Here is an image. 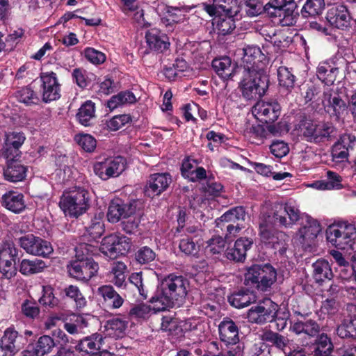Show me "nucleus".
Returning a JSON list of instances; mask_svg holds the SVG:
<instances>
[{
	"label": "nucleus",
	"mask_w": 356,
	"mask_h": 356,
	"mask_svg": "<svg viewBox=\"0 0 356 356\" xmlns=\"http://www.w3.org/2000/svg\"><path fill=\"white\" fill-rule=\"evenodd\" d=\"M90 195L83 187H75L65 191L59 201V206L66 216L78 218L86 213L90 207Z\"/></svg>",
	"instance_id": "423d86ee"
},
{
	"label": "nucleus",
	"mask_w": 356,
	"mask_h": 356,
	"mask_svg": "<svg viewBox=\"0 0 356 356\" xmlns=\"http://www.w3.org/2000/svg\"><path fill=\"white\" fill-rule=\"evenodd\" d=\"M1 205L14 213H20L26 209L24 195L19 192L10 191L2 195Z\"/></svg>",
	"instance_id": "72a5a7b5"
},
{
	"label": "nucleus",
	"mask_w": 356,
	"mask_h": 356,
	"mask_svg": "<svg viewBox=\"0 0 356 356\" xmlns=\"http://www.w3.org/2000/svg\"><path fill=\"white\" fill-rule=\"evenodd\" d=\"M74 140L86 152L92 153L96 149L97 140L90 134L79 133L74 136Z\"/></svg>",
	"instance_id": "13d9d810"
},
{
	"label": "nucleus",
	"mask_w": 356,
	"mask_h": 356,
	"mask_svg": "<svg viewBox=\"0 0 356 356\" xmlns=\"http://www.w3.org/2000/svg\"><path fill=\"white\" fill-rule=\"evenodd\" d=\"M199 163L198 160L191 156H186L182 161L180 168L182 177L191 182L206 179L207 178L206 170L202 166L195 168Z\"/></svg>",
	"instance_id": "a878e982"
},
{
	"label": "nucleus",
	"mask_w": 356,
	"mask_h": 356,
	"mask_svg": "<svg viewBox=\"0 0 356 356\" xmlns=\"http://www.w3.org/2000/svg\"><path fill=\"white\" fill-rule=\"evenodd\" d=\"M326 239L332 246L340 250L352 248L356 238V227L347 222H338L329 225L325 231Z\"/></svg>",
	"instance_id": "6e6552de"
},
{
	"label": "nucleus",
	"mask_w": 356,
	"mask_h": 356,
	"mask_svg": "<svg viewBox=\"0 0 356 356\" xmlns=\"http://www.w3.org/2000/svg\"><path fill=\"white\" fill-rule=\"evenodd\" d=\"M105 305L109 309H118L124 303V298L111 285H104L98 289Z\"/></svg>",
	"instance_id": "4c0bfd02"
},
{
	"label": "nucleus",
	"mask_w": 356,
	"mask_h": 356,
	"mask_svg": "<svg viewBox=\"0 0 356 356\" xmlns=\"http://www.w3.org/2000/svg\"><path fill=\"white\" fill-rule=\"evenodd\" d=\"M218 17L216 20V29L218 34L226 35L230 34L236 28V21L241 19V17H236L232 15H222L214 16Z\"/></svg>",
	"instance_id": "a18cd8bd"
},
{
	"label": "nucleus",
	"mask_w": 356,
	"mask_h": 356,
	"mask_svg": "<svg viewBox=\"0 0 356 356\" xmlns=\"http://www.w3.org/2000/svg\"><path fill=\"white\" fill-rule=\"evenodd\" d=\"M27 171V166L21 163L20 161L11 160L6 161L3 175L5 180L9 182L17 183L25 179Z\"/></svg>",
	"instance_id": "473e14b6"
},
{
	"label": "nucleus",
	"mask_w": 356,
	"mask_h": 356,
	"mask_svg": "<svg viewBox=\"0 0 356 356\" xmlns=\"http://www.w3.org/2000/svg\"><path fill=\"white\" fill-rule=\"evenodd\" d=\"M104 340L105 337L102 334L96 332L80 339L75 348L80 353L89 355L100 350L104 344Z\"/></svg>",
	"instance_id": "7c9ffc66"
},
{
	"label": "nucleus",
	"mask_w": 356,
	"mask_h": 356,
	"mask_svg": "<svg viewBox=\"0 0 356 356\" xmlns=\"http://www.w3.org/2000/svg\"><path fill=\"white\" fill-rule=\"evenodd\" d=\"M45 268H47L45 262L38 259H23L19 264V271L25 276L41 273Z\"/></svg>",
	"instance_id": "79ce46f5"
},
{
	"label": "nucleus",
	"mask_w": 356,
	"mask_h": 356,
	"mask_svg": "<svg viewBox=\"0 0 356 356\" xmlns=\"http://www.w3.org/2000/svg\"><path fill=\"white\" fill-rule=\"evenodd\" d=\"M95 116V104L91 100L86 101L79 108L76 118L85 127L90 126V121Z\"/></svg>",
	"instance_id": "49530a36"
},
{
	"label": "nucleus",
	"mask_w": 356,
	"mask_h": 356,
	"mask_svg": "<svg viewBox=\"0 0 356 356\" xmlns=\"http://www.w3.org/2000/svg\"><path fill=\"white\" fill-rule=\"evenodd\" d=\"M227 301L233 307L242 309L256 302L257 296L253 291L241 289L229 295Z\"/></svg>",
	"instance_id": "2f4dec72"
},
{
	"label": "nucleus",
	"mask_w": 356,
	"mask_h": 356,
	"mask_svg": "<svg viewBox=\"0 0 356 356\" xmlns=\"http://www.w3.org/2000/svg\"><path fill=\"white\" fill-rule=\"evenodd\" d=\"M243 56L240 66L241 70H266V56L259 47L248 45L243 49Z\"/></svg>",
	"instance_id": "6ab92c4d"
},
{
	"label": "nucleus",
	"mask_w": 356,
	"mask_h": 356,
	"mask_svg": "<svg viewBox=\"0 0 356 356\" xmlns=\"http://www.w3.org/2000/svg\"><path fill=\"white\" fill-rule=\"evenodd\" d=\"M270 152L277 158H282L286 156L289 152V148L288 144L283 140H276L273 141L270 145Z\"/></svg>",
	"instance_id": "774afa93"
},
{
	"label": "nucleus",
	"mask_w": 356,
	"mask_h": 356,
	"mask_svg": "<svg viewBox=\"0 0 356 356\" xmlns=\"http://www.w3.org/2000/svg\"><path fill=\"white\" fill-rule=\"evenodd\" d=\"M268 5L269 17H279L283 25L292 24L294 18L299 15L295 0H270Z\"/></svg>",
	"instance_id": "f8f14e48"
},
{
	"label": "nucleus",
	"mask_w": 356,
	"mask_h": 356,
	"mask_svg": "<svg viewBox=\"0 0 356 356\" xmlns=\"http://www.w3.org/2000/svg\"><path fill=\"white\" fill-rule=\"evenodd\" d=\"M95 76L93 74H89L82 67H76L72 72V82L75 83L80 89L84 90L90 86L92 79Z\"/></svg>",
	"instance_id": "603ef678"
},
{
	"label": "nucleus",
	"mask_w": 356,
	"mask_h": 356,
	"mask_svg": "<svg viewBox=\"0 0 356 356\" xmlns=\"http://www.w3.org/2000/svg\"><path fill=\"white\" fill-rule=\"evenodd\" d=\"M131 116L129 114L117 115L106 122V127L111 131H117L131 122Z\"/></svg>",
	"instance_id": "0e129e2a"
},
{
	"label": "nucleus",
	"mask_w": 356,
	"mask_h": 356,
	"mask_svg": "<svg viewBox=\"0 0 356 356\" xmlns=\"http://www.w3.org/2000/svg\"><path fill=\"white\" fill-rule=\"evenodd\" d=\"M240 14L243 17L254 18L266 13L269 16L268 3L264 5L261 0H241Z\"/></svg>",
	"instance_id": "c85d7f7f"
},
{
	"label": "nucleus",
	"mask_w": 356,
	"mask_h": 356,
	"mask_svg": "<svg viewBox=\"0 0 356 356\" xmlns=\"http://www.w3.org/2000/svg\"><path fill=\"white\" fill-rule=\"evenodd\" d=\"M248 356H271L270 348L264 341L252 344L248 350Z\"/></svg>",
	"instance_id": "338daca9"
},
{
	"label": "nucleus",
	"mask_w": 356,
	"mask_h": 356,
	"mask_svg": "<svg viewBox=\"0 0 356 356\" xmlns=\"http://www.w3.org/2000/svg\"><path fill=\"white\" fill-rule=\"evenodd\" d=\"M239 88L247 100H256L263 97L269 87V76L266 70H241Z\"/></svg>",
	"instance_id": "39448f33"
},
{
	"label": "nucleus",
	"mask_w": 356,
	"mask_h": 356,
	"mask_svg": "<svg viewBox=\"0 0 356 356\" xmlns=\"http://www.w3.org/2000/svg\"><path fill=\"white\" fill-rule=\"evenodd\" d=\"M326 19L332 26L345 30L350 26V16L345 5L334 4L328 9Z\"/></svg>",
	"instance_id": "b1692460"
},
{
	"label": "nucleus",
	"mask_w": 356,
	"mask_h": 356,
	"mask_svg": "<svg viewBox=\"0 0 356 356\" xmlns=\"http://www.w3.org/2000/svg\"><path fill=\"white\" fill-rule=\"evenodd\" d=\"M295 127L301 132L306 141L316 145L332 141L336 132V127L332 122L321 121L316 123L305 114L298 117V122Z\"/></svg>",
	"instance_id": "20e7f679"
},
{
	"label": "nucleus",
	"mask_w": 356,
	"mask_h": 356,
	"mask_svg": "<svg viewBox=\"0 0 356 356\" xmlns=\"http://www.w3.org/2000/svg\"><path fill=\"white\" fill-rule=\"evenodd\" d=\"M22 313L26 318L35 319L38 318L40 313V309L35 301L25 300L21 305Z\"/></svg>",
	"instance_id": "e2e57ef3"
},
{
	"label": "nucleus",
	"mask_w": 356,
	"mask_h": 356,
	"mask_svg": "<svg viewBox=\"0 0 356 356\" xmlns=\"http://www.w3.org/2000/svg\"><path fill=\"white\" fill-rule=\"evenodd\" d=\"M218 327L220 340L226 346H233L239 343L238 323L227 316L222 318Z\"/></svg>",
	"instance_id": "412c9836"
},
{
	"label": "nucleus",
	"mask_w": 356,
	"mask_h": 356,
	"mask_svg": "<svg viewBox=\"0 0 356 356\" xmlns=\"http://www.w3.org/2000/svg\"><path fill=\"white\" fill-rule=\"evenodd\" d=\"M216 234L222 236L223 238L231 241L241 230V225L229 224L221 216L215 220Z\"/></svg>",
	"instance_id": "ea45409f"
},
{
	"label": "nucleus",
	"mask_w": 356,
	"mask_h": 356,
	"mask_svg": "<svg viewBox=\"0 0 356 356\" xmlns=\"http://www.w3.org/2000/svg\"><path fill=\"white\" fill-rule=\"evenodd\" d=\"M189 282L183 275L170 273L163 278L155 294L149 299L155 312L180 307L188 293Z\"/></svg>",
	"instance_id": "f03ea898"
},
{
	"label": "nucleus",
	"mask_w": 356,
	"mask_h": 356,
	"mask_svg": "<svg viewBox=\"0 0 356 356\" xmlns=\"http://www.w3.org/2000/svg\"><path fill=\"white\" fill-rule=\"evenodd\" d=\"M6 138L3 145L7 146H13L14 148H19L22 147L26 137L22 132L13 131L6 134Z\"/></svg>",
	"instance_id": "69168bd1"
},
{
	"label": "nucleus",
	"mask_w": 356,
	"mask_h": 356,
	"mask_svg": "<svg viewBox=\"0 0 356 356\" xmlns=\"http://www.w3.org/2000/svg\"><path fill=\"white\" fill-rule=\"evenodd\" d=\"M18 250L14 245L3 248L0 256V273L7 279L15 276L17 271L16 259Z\"/></svg>",
	"instance_id": "4be33fe9"
},
{
	"label": "nucleus",
	"mask_w": 356,
	"mask_h": 356,
	"mask_svg": "<svg viewBox=\"0 0 356 356\" xmlns=\"http://www.w3.org/2000/svg\"><path fill=\"white\" fill-rule=\"evenodd\" d=\"M277 77L279 85L291 92L295 86L296 76L293 75L289 68L285 66H280L277 69Z\"/></svg>",
	"instance_id": "5fc2aeb1"
},
{
	"label": "nucleus",
	"mask_w": 356,
	"mask_h": 356,
	"mask_svg": "<svg viewBox=\"0 0 356 356\" xmlns=\"http://www.w3.org/2000/svg\"><path fill=\"white\" fill-rule=\"evenodd\" d=\"M136 102L135 95L130 90H124L118 92L117 95L112 96L107 102V107L113 111L118 106L127 104H134Z\"/></svg>",
	"instance_id": "09e8293b"
},
{
	"label": "nucleus",
	"mask_w": 356,
	"mask_h": 356,
	"mask_svg": "<svg viewBox=\"0 0 356 356\" xmlns=\"http://www.w3.org/2000/svg\"><path fill=\"white\" fill-rule=\"evenodd\" d=\"M336 333L341 339L356 342V316L343 319L337 326Z\"/></svg>",
	"instance_id": "58836bf2"
},
{
	"label": "nucleus",
	"mask_w": 356,
	"mask_h": 356,
	"mask_svg": "<svg viewBox=\"0 0 356 356\" xmlns=\"http://www.w3.org/2000/svg\"><path fill=\"white\" fill-rule=\"evenodd\" d=\"M277 311L278 305L270 299H266L250 308L247 312V318L250 323L263 325L273 321Z\"/></svg>",
	"instance_id": "4468645a"
},
{
	"label": "nucleus",
	"mask_w": 356,
	"mask_h": 356,
	"mask_svg": "<svg viewBox=\"0 0 356 356\" xmlns=\"http://www.w3.org/2000/svg\"><path fill=\"white\" fill-rule=\"evenodd\" d=\"M277 271L270 264H254L245 274V284L261 291H268L276 282Z\"/></svg>",
	"instance_id": "0eeeda50"
},
{
	"label": "nucleus",
	"mask_w": 356,
	"mask_h": 356,
	"mask_svg": "<svg viewBox=\"0 0 356 356\" xmlns=\"http://www.w3.org/2000/svg\"><path fill=\"white\" fill-rule=\"evenodd\" d=\"M314 356H330L334 350L331 338L325 333L318 334L312 346Z\"/></svg>",
	"instance_id": "e433bc0d"
},
{
	"label": "nucleus",
	"mask_w": 356,
	"mask_h": 356,
	"mask_svg": "<svg viewBox=\"0 0 356 356\" xmlns=\"http://www.w3.org/2000/svg\"><path fill=\"white\" fill-rule=\"evenodd\" d=\"M127 266L124 262H113L111 271V282L118 287H125L127 285Z\"/></svg>",
	"instance_id": "8fccbe9b"
},
{
	"label": "nucleus",
	"mask_w": 356,
	"mask_h": 356,
	"mask_svg": "<svg viewBox=\"0 0 356 356\" xmlns=\"http://www.w3.org/2000/svg\"><path fill=\"white\" fill-rule=\"evenodd\" d=\"M172 181V175L169 172L151 174L144 187V194L149 198L159 196L168 190Z\"/></svg>",
	"instance_id": "a211bd4d"
},
{
	"label": "nucleus",
	"mask_w": 356,
	"mask_h": 356,
	"mask_svg": "<svg viewBox=\"0 0 356 356\" xmlns=\"http://www.w3.org/2000/svg\"><path fill=\"white\" fill-rule=\"evenodd\" d=\"M127 326V321L120 318H113L106 321L104 327L110 336L119 338L124 334Z\"/></svg>",
	"instance_id": "3c124183"
},
{
	"label": "nucleus",
	"mask_w": 356,
	"mask_h": 356,
	"mask_svg": "<svg viewBox=\"0 0 356 356\" xmlns=\"http://www.w3.org/2000/svg\"><path fill=\"white\" fill-rule=\"evenodd\" d=\"M83 54L88 62L95 65H99L104 63L106 59V56L104 53L97 50L93 47H88L85 48Z\"/></svg>",
	"instance_id": "680f3d73"
},
{
	"label": "nucleus",
	"mask_w": 356,
	"mask_h": 356,
	"mask_svg": "<svg viewBox=\"0 0 356 356\" xmlns=\"http://www.w3.org/2000/svg\"><path fill=\"white\" fill-rule=\"evenodd\" d=\"M156 257V251L153 248L147 245H141L134 250L133 261L140 266H147L154 261Z\"/></svg>",
	"instance_id": "37998d69"
},
{
	"label": "nucleus",
	"mask_w": 356,
	"mask_h": 356,
	"mask_svg": "<svg viewBox=\"0 0 356 356\" xmlns=\"http://www.w3.org/2000/svg\"><path fill=\"white\" fill-rule=\"evenodd\" d=\"M261 340L265 343H270L272 346L275 347L277 350L283 353H285L286 348L288 347L290 342L287 337L270 330L263 332Z\"/></svg>",
	"instance_id": "a19ab883"
},
{
	"label": "nucleus",
	"mask_w": 356,
	"mask_h": 356,
	"mask_svg": "<svg viewBox=\"0 0 356 356\" xmlns=\"http://www.w3.org/2000/svg\"><path fill=\"white\" fill-rule=\"evenodd\" d=\"M59 296L61 299L67 298L74 301L77 309H81L86 305L87 301L80 291L78 286L74 285H69L60 290Z\"/></svg>",
	"instance_id": "de8ad7c7"
},
{
	"label": "nucleus",
	"mask_w": 356,
	"mask_h": 356,
	"mask_svg": "<svg viewBox=\"0 0 356 356\" xmlns=\"http://www.w3.org/2000/svg\"><path fill=\"white\" fill-rule=\"evenodd\" d=\"M145 41L149 51L163 53L170 48L169 38L157 28H152L145 33Z\"/></svg>",
	"instance_id": "393cba45"
},
{
	"label": "nucleus",
	"mask_w": 356,
	"mask_h": 356,
	"mask_svg": "<svg viewBox=\"0 0 356 356\" xmlns=\"http://www.w3.org/2000/svg\"><path fill=\"white\" fill-rule=\"evenodd\" d=\"M56 346L54 339L49 335L39 337L35 344H29L24 350V356H44Z\"/></svg>",
	"instance_id": "c756f323"
},
{
	"label": "nucleus",
	"mask_w": 356,
	"mask_h": 356,
	"mask_svg": "<svg viewBox=\"0 0 356 356\" xmlns=\"http://www.w3.org/2000/svg\"><path fill=\"white\" fill-rule=\"evenodd\" d=\"M54 288L51 285H43L42 290V296L38 302L40 305L49 308H54L59 305V300L55 297Z\"/></svg>",
	"instance_id": "bf43d9fd"
},
{
	"label": "nucleus",
	"mask_w": 356,
	"mask_h": 356,
	"mask_svg": "<svg viewBox=\"0 0 356 356\" xmlns=\"http://www.w3.org/2000/svg\"><path fill=\"white\" fill-rule=\"evenodd\" d=\"M240 3L241 0H211V3H202L201 6L210 17L222 15L241 17Z\"/></svg>",
	"instance_id": "dca6fc26"
},
{
	"label": "nucleus",
	"mask_w": 356,
	"mask_h": 356,
	"mask_svg": "<svg viewBox=\"0 0 356 356\" xmlns=\"http://www.w3.org/2000/svg\"><path fill=\"white\" fill-rule=\"evenodd\" d=\"M212 67L216 74L222 79L228 80L233 73L232 60L228 56H223L213 60Z\"/></svg>",
	"instance_id": "c03bdc74"
},
{
	"label": "nucleus",
	"mask_w": 356,
	"mask_h": 356,
	"mask_svg": "<svg viewBox=\"0 0 356 356\" xmlns=\"http://www.w3.org/2000/svg\"><path fill=\"white\" fill-rule=\"evenodd\" d=\"M301 227L298 232V240L305 248L311 247L321 232L320 222L312 217L305 215L302 218Z\"/></svg>",
	"instance_id": "f3484780"
},
{
	"label": "nucleus",
	"mask_w": 356,
	"mask_h": 356,
	"mask_svg": "<svg viewBox=\"0 0 356 356\" xmlns=\"http://www.w3.org/2000/svg\"><path fill=\"white\" fill-rule=\"evenodd\" d=\"M136 206L134 200L124 202L121 198H114L109 204L107 218L110 222H118L121 218H127L134 214Z\"/></svg>",
	"instance_id": "aec40b11"
},
{
	"label": "nucleus",
	"mask_w": 356,
	"mask_h": 356,
	"mask_svg": "<svg viewBox=\"0 0 356 356\" xmlns=\"http://www.w3.org/2000/svg\"><path fill=\"white\" fill-rule=\"evenodd\" d=\"M281 106L276 100L264 102L259 106L257 119L265 124L274 123L280 116Z\"/></svg>",
	"instance_id": "cd10ccee"
},
{
	"label": "nucleus",
	"mask_w": 356,
	"mask_h": 356,
	"mask_svg": "<svg viewBox=\"0 0 356 356\" xmlns=\"http://www.w3.org/2000/svg\"><path fill=\"white\" fill-rule=\"evenodd\" d=\"M321 104L330 119L339 122L347 113L348 106L339 93L331 88L324 90Z\"/></svg>",
	"instance_id": "9d476101"
},
{
	"label": "nucleus",
	"mask_w": 356,
	"mask_h": 356,
	"mask_svg": "<svg viewBox=\"0 0 356 356\" xmlns=\"http://www.w3.org/2000/svg\"><path fill=\"white\" fill-rule=\"evenodd\" d=\"M75 256L67 265L69 275L83 282H87L97 274L99 264L93 256L98 254V247L87 243L76 246Z\"/></svg>",
	"instance_id": "7ed1b4c3"
},
{
	"label": "nucleus",
	"mask_w": 356,
	"mask_h": 356,
	"mask_svg": "<svg viewBox=\"0 0 356 356\" xmlns=\"http://www.w3.org/2000/svg\"><path fill=\"white\" fill-rule=\"evenodd\" d=\"M125 159L119 156L112 159L95 163L93 170L100 179L106 181L111 177H118L125 170Z\"/></svg>",
	"instance_id": "2eb2a0df"
},
{
	"label": "nucleus",
	"mask_w": 356,
	"mask_h": 356,
	"mask_svg": "<svg viewBox=\"0 0 356 356\" xmlns=\"http://www.w3.org/2000/svg\"><path fill=\"white\" fill-rule=\"evenodd\" d=\"M131 239L121 234H111L102 238L98 248L104 255L111 259L126 255L131 247Z\"/></svg>",
	"instance_id": "1a4fd4ad"
},
{
	"label": "nucleus",
	"mask_w": 356,
	"mask_h": 356,
	"mask_svg": "<svg viewBox=\"0 0 356 356\" xmlns=\"http://www.w3.org/2000/svg\"><path fill=\"white\" fill-rule=\"evenodd\" d=\"M302 319H298L291 323L290 330L296 335L305 334L309 337H314L321 332V325L314 319L307 318V314L299 313Z\"/></svg>",
	"instance_id": "bb28decb"
},
{
	"label": "nucleus",
	"mask_w": 356,
	"mask_h": 356,
	"mask_svg": "<svg viewBox=\"0 0 356 356\" xmlns=\"http://www.w3.org/2000/svg\"><path fill=\"white\" fill-rule=\"evenodd\" d=\"M312 277L316 283L321 286L326 282L331 281L333 278L334 275L330 265L325 259H318L312 264Z\"/></svg>",
	"instance_id": "c9c22d12"
},
{
	"label": "nucleus",
	"mask_w": 356,
	"mask_h": 356,
	"mask_svg": "<svg viewBox=\"0 0 356 356\" xmlns=\"http://www.w3.org/2000/svg\"><path fill=\"white\" fill-rule=\"evenodd\" d=\"M37 80L40 83L39 93L44 103H49L60 98L61 84L56 72H41Z\"/></svg>",
	"instance_id": "9b49d317"
},
{
	"label": "nucleus",
	"mask_w": 356,
	"mask_h": 356,
	"mask_svg": "<svg viewBox=\"0 0 356 356\" xmlns=\"http://www.w3.org/2000/svg\"><path fill=\"white\" fill-rule=\"evenodd\" d=\"M18 244L27 254L43 258L49 257L54 252L50 242L33 234L19 237Z\"/></svg>",
	"instance_id": "ddd939ff"
},
{
	"label": "nucleus",
	"mask_w": 356,
	"mask_h": 356,
	"mask_svg": "<svg viewBox=\"0 0 356 356\" xmlns=\"http://www.w3.org/2000/svg\"><path fill=\"white\" fill-rule=\"evenodd\" d=\"M103 216L104 214L99 213L98 217L95 216L94 218L91 220L90 224L87 228V232L90 238V241H96L100 238L104 234L105 229L104 222L102 220Z\"/></svg>",
	"instance_id": "6e6d98bb"
},
{
	"label": "nucleus",
	"mask_w": 356,
	"mask_h": 356,
	"mask_svg": "<svg viewBox=\"0 0 356 356\" xmlns=\"http://www.w3.org/2000/svg\"><path fill=\"white\" fill-rule=\"evenodd\" d=\"M17 100L24 104L26 106L37 105L40 102L38 95L30 87L27 86L16 92Z\"/></svg>",
	"instance_id": "864d4df0"
},
{
	"label": "nucleus",
	"mask_w": 356,
	"mask_h": 356,
	"mask_svg": "<svg viewBox=\"0 0 356 356\" xmlns=\"http://www.w3.org/2000/svg\"><path fill=\"white\" fill-rule=\"evenodd\" d=\"M246 215L245 209L243 206H237L229 209L221 217L229 224L241 225L239 221H244Z\"/></svg>",
	"instance_id": "052dcab7"
},
{
	"label": "nucleus",
	"mask_w": 356,
	"mask_h": 356,
	"mask_svg": "<svg viewBox=\"0 0 356 356\" xmlns=\"http://www.w3.org/2000/svg\"><path fill=\"white\" fill-rule=\"evenodd\" d=\"M229 241L220 235H214L207 241L205 250L211 255L219 254L224 252L226 243Z\"/></svg>",
	"instance_id": "4d7b16f0"
},
{
	"label": "nucleus",
	"mask_w": 356,
	"mask_h": 356,
	"mask_svg": "<svg viewBox=\"0 0 356 356\" xmlns=\"http://www.w3.org/2000/svg\"><path fill=\"white\" fill-rule=\"evenodd\" d=\"M25 339L13 327H8L0 340V348L6 355H14L24 346Z\"/></svg>",
	"instance_id": "5701e85b"
},
{
	"label": "nucleus",
	"mask_w": 356,
	"mask_h": 356,
	"mask_svg": "<svg viewBox=\"0 0 356 356\" xmlns=\"http://www.w3.org/2000/svg\"><path fill=\"white\" fill-rule=\"evenodd\" d=\"M339 74V67L334 61L329 60L321 62L317 67L318 79L326 86H332Z\"/></svg>",
	"instance_id": "f704fd0d"
},
{
	"label": "nucleus",
	"mask_w": 356,
	"mask_h": 356,
	"mask_svg": "<svg viewBox=\"0 0 356 356\" xmlns=\"http://www.w3.org/2000/svg\"><path fill=\"white\" fill-rule=\"evenodd\" d=\"M300 219V211L288 204L280 205L272 214L264 213L260 217L259 226L261 241L266 248L275 250L280 255H284L287 249L286 241L287 236L282 232L275 229L290 228Z\"/></svg>",
	"instance_id": "f257e3e1"
}]
</instances>
